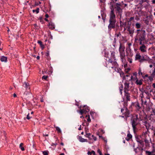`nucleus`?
<instances>
[{
	"mask_svg": "<svg viewBox=\"0 0 155 155\" xmlns=\"http://www.w3.org/2000/svg\"><path fill=\"white\" fill-rule=\"evenodd\" d=\"M149 73L152 76L155 77V67L153 68V69L152 70V71H150Z\"/></svg>",
	"mask_w": 155,
	"mask_h": 155,
	"instance_id": "32",
	"label": "nucleus"
},
{
	"mask_svg": "<svg viewBox=\"0 0 155 155\" xmlns=\"http://www.w3.org/2000/svg\"><path fill=\"white\" fill-rule=\"evenodd\" d=\"M119 91L120 93V94L122 95V91L123 90V85L122 84H121L119 85Z\"/></svg>",
	"mask_w": 155,
	"mask_h": 155,
	"instance_id": "27",
	"label": "nucleus"
},
{
	"mask_svg": "<svg viewBox=\"0 0 155 155\" xmlns=\"http://www.w3.org/2000/svg\"><path fill=\"white\" fill-rule=\"evenodd\" d=\"M134 17H131L129 19V21H131L134 20Z\"/></svg>",
	"mask_w": 155,
	"mask_h": 155,
	"instance_id": "55",
	"label": "nucleus"
},
{
	"mask_svg": "<svg viewBox=\"0 0 155 155\" xmlns=\"http://www.w3.org/2000/svg\"><path fill=\"white\" fill-rule=\"evenodd\" d=\"M143 124L145 126L146 129H148L150 126V124L147 122V121H143Z\"/></svg>",
	"mask_w": 155,
	"mask_h": 155,
	"instance_id": "23",
	"label": "nucleus"
},
{
	"mask_svg": "<svg viewBox=\"0 0 155 155\" xmlns=\"http://www.w3.org/2000/svg\"><path fill=\"white\" fill-rule=\"evenodd\" d=\"M38 43L39 44L41 48L42 49H43L44 48V45L42 44V42L40 41H38Z\"/></svg>",
	"mask_w": 155,
	"mask_h": 155,
	"instance_id": "33",
	"label": "nucleus"
},
{
	"mask_svg": "<svg viewBox=\"0 0 155 155\" xmlns=\"http://www.w3.org/2000/svg\"><path fill=\"white\" fill-rule=\"evenodd\" d=\"M23 143H21L19 145V147L22 151H24L25 150L24 148L23 147Z\"/></svg>",
	"mask_w": 155,
	"mask_h": 155,
	"instance_id": "36",
	"label": "nucleus"
},
{
	"mask_svg": "<svg viewBox=\"0 0 155 155\" xmlns=\"http://www.w3.org/2000/svg\"><path fill=\"white\" fill-rule=\"evenodd\" d=\"M150 119L151 120H155V115L151 114L150 116Z\"/></svg>",
	"mask_w": 155,
	"mask_h": 155,
	"instance_id": "31",
	"label": "nucleus"
},
{
	"mask_svg": "<svg viewBox=\"0 0 155 155\" xmlns=\"http://www.w3.org/2000/svg\"><path fill=\"white\" fill-rule=\"evenodd\" d=\"M148 129H147L146 131L143 133V135H144V137H146L147 135H149V134H148Z\"/></svg>",
	"mask_w": 155,
	"mask_h": 155,
	"instance_id": "40",
	"label": "nucleus"
},
{
	"mask_svg": "<svg viewBox=\"0 0 155 155\" xmlns=\"http://www.w3.org/2000/svg\"><path fill=\"white\" fill-rule=\"evenodd\" d=\"M148 77V75L147 74H146L144 76L143 75V76L142 77L143 79L145 78L146 77Z\"/></svg>",
	"mask_w": 155,
	"mask_h": 155,
	"instance_id": "59",
	"label": "nucleus"
},
{
	"mask_svg": "<svg viewBox=\"0 0 155 155\" xmlns=\"http://www.w3.org/2000/svg\"><path fill=\"white\" fill-rule=\"evenodd\" d=\"M43 153L44 155H48V151H44L43 152Z\"/></svg>",
	"mask_w": 155,
	"mask_h": 155,
	"instance_id": "49",
	"label": "nucleus"
},
{
	"mask_svg": "<svg viewBox=\"0 0 155 155\" xmlns=\"http://www.w3.org/2000/svg\"><path fill=\"white\" fill-rule=\"evenodd\" d=\"M55 128H56V130L57 131L58 133H61V130L60 129V128L58 127H55Z\"/></svg>",
	"mask_w": 155,
	"mask_h": 155,
	"instance_id": "38",
	"label": "nucleus"
},
{
	"mask_svg": "<svg viewBox=\"0 0 155 155\" xmlns=\"http://www.w3.org/2000/svg\"><path fill=\"white\" fill-rule=\"evenodd\" d=\"M124 97L126 98L127 101H130V94L128 91H124Z\"/></svg>",
	"mask_w": 155,
	"mask_h": 155,
	"instance_id": "18",
	"label": "nucleus"
},
{
	"mask_svg": "<svg viewBox=\"0 0 155 155\" xmlns=\"http://www.w3.org/2000/svg\"><path fill=\"white\" fill-rule=\"evenodd\" d=\"M110 18L109 20L116 21V16L114 13V9H111V11L110 13Z\"/></svg>",
	"mask_w": 155,
	"mask_h": 155,
	"instance_id": "12",
	"label": "nucleus"
},
{
	"mask_svg": "<svg viewBox=\"0 0 155 155\" xmlns=\"http://www.w3.org/2000/svg\"><path fill=\"white\" fill-rule=\"evenodd\" d=\"M124 107L123 108H121V111L123 112L124 110H125V112L123 113V116L121 117L123 118H125L126 119L128 117L130 116V111L128 110L127 107V102H124L123 104Z\"/></svg>",
	"mask_w": 155,
	"mask_h": 155,
	"instance_id": "6",
	"label": "nucleus"
},
{
	"mask_svg": "<svg viewBox=\"0 0 155 155\" xmlns=\"http://www.w3.org/2000/svg\"><path fill=\"white\" fill-rule=\"evenodd\" d=\"M92 138L94 140V141H96L97 140V138L96 137L94 136L93 135H92L91 136Z\"/></svg>",
	"mask_w": 155,
	"mask_h": 155,
	"instance_id": "53",
	"label": "nucleus"
},
{
	"mask_svg": "<svg viewBox=\"0 0 155 155\" xmlns=\"http://www.w3.org/2000/svg\"><path fill=\"white\" fill-rule=\"evenodd\" d=\"M48 26L51 29H53L55 28V25L54 23L51 21L50 22Z\"/></svg>",
	"mask_w": 155,
	"mask_h": 155,
	"instance_id": "22",
	"label": "nucleus"
},
{
	"mask_svg": "<svg viewBox=\"0 0 155 155\" xmlns=\"http://www.w3.org/2000/svg\"><path fill=\"white\" fill-rule=\"evenodd\" d=\"M142 56L140 54H137L135 55V60H138L139 61H140L141 59Z\"/></svg>",
	"mask_w": 155,
	"mask_h": 155,
	"instance_id": "25",
	"label": "nucleus"
},
{
	"mask_svg": "<svg viewBox=\"0 0 155 155\" xmlns=\"http://www.w3.org/2000/svg\"><path fill=\"white\" fill-rule=\"evenodd\" d=\"M137 13L138 14L139 17H140L142 16H145L146 15V12L142 10L140 8H137Z\"/></svg>",
	"mask_w": 155,
	"mask_h": 155,
	"instance_id": "9",
	"label": "nucleus"
},
{
	"mask_svg": "<svg viewBox=\"0 0 155 155\" xmlns=\"http://www.w3.org/2000/svg\"><path fill=\"white\" fill-rule=\"evenodd\" d=\"M152 86L154 88H155V83H153V84Z\"/></svg>",
	"mask_w": 155,
	"mask_h": 155,
	"instance_id": "64",
	"label": "nucleus"
},
{
	"mask_svg": "<svg viewBox=\"0 0 155 155\" xmlns=\"http://www.w3.org/2000/svg\"><path fill=\"white\" fill-rule=\"evenodd\" d=\"M119 74H120V77H123L124 76V73L122 71H121L120 72V73H119Z\"/></svg>",
	"mask_w": 155,
	"mask_h": 155,
	"instance_id": "51",
	"label": "nucleus"
},
{
	"mask_svg": "<svg viewBox=\"0 0 155 155\" xmlns=\"http://www.w3.org/2000/svg\"><path fill=\"white\" fill-rule=\"evenodd\" d=\"M133 81H135V83L137 85H141L143 84V80L142 79L139 80L137 78H133Z\"/></svg>",
	"mask_w": 155,
	"mask_h": 155,
	"instance_id": "15",
	"label": "nucleus"
},
{
	"mask_svg": "<svg viewBox=\"0 0 155 155\" xmlns=\"http://www.w3.org/2000/svg\"><path fill=\"white\" fill-rule=\"evenodd\" d=\"M143 117L140 114H134L131 118V123L134 131L135 132L137 130L136 126L140 124V122L142 120Z\"/></svg>",
	"mask_w": 155,
	"mask_h": 155,
	"instance_id": "1",
	"label": "nucleus"
},
{
	"mask_svg": "<svg viewBox=\"0 0 155 155\" xmlns=\"http://www.w3.org/2000/svg\"><path fill=\"white\" fill-rule=\"evenodd\" d=\"M142 104H144L145 105H147V101H144L143 100V103H142Z\"/></svg>",
	"mask_w": 155,
	"mask_h": 155,
	"instance_id": "60",
	"label": "nucleus"
},
{
	"mask_svg": "<svg viewBox=\"0 0 155 155\" xmlns=\"http://www.w3.org/2000/svg\"><path fill=\"white\" fill-rule=\"evenodd\" d=\"M39 8H38L35 10H32V12L33 13L35 12H36L37 14H38L39 12Z\"/></svg>",
	"mask_w": 155,
	"mask_h": 155,
	"instance_id": "44",
	"label": "nucleus"
},
{
	"mask_svg": "<svg viewBox=\"0 0 155 155\" xmlns=\"http://www.w3.org/2000/svg\"><path fill=\"white\" fill-rule=\"evenodd\" d=\"M124 25V23L122 22L121 21H120V27H122Z\"/></svg>",
	"mask_w": 155,
	"mask_h": 155,
	"instance_id": "57",
	"label": "nucleus"
},
{
	"mask_svg": "<svg viewBox=\"0 0 155 155\" xmlns=\"http://www.w3.org/2000/svg\"><path fill=\"white\" fill-rule=\"evenodd\" d=\"M132 59L130 58H128L127 61L129 62L130 63H132Z\"/></svg>",
	"mask_w": 155,
	"mask_h": 155,
	"instance_id": "48",
	"label": "nucleus"
},
{
	"mask_svg": "<svg viewBox=\"0 0 155 155\" xmlns=\"http://www.w3.org/2000/svg\"><path fill=\"white\" fill-rule=\"evenodd\" d=\"M91 134L90 133H87L85 136L89 138L90 140H92V138L91 137Z\"/></svg>",
	"mask_w": 155,
	"mask_h": 155,
	"instance_id": "34",
	"label": "nucleus"
},
{
	"mask_svg": "<svg viewBox=\"0 0 155 155\" xmlns=\"http://www.w3.org/2000/svg\"><path fill=\"white\" fill-rule=\"evenodd\" d=\"M138 74L139 75H141L142 76V77L143 75V73L141 71V70L140 68L138 70Z\"/></svg>",
	"mask_w": 155,
	"mask_h": 155,
	"instance_id": "45",
	"label": "nucleus"
},
{
	"mask_svg": "<svg viewBox=\"0 0 155 155\" xmlns=\"http://www.w3.org/2000/svg\"><path fill=\"white\" fill-rule=\"evenodd\" d=\"M148 0H140L139 2V4L141 5H142V4L146 2L148 3L149 2Z\"/></svg>",
	"mask_w": 155,
	"mask_h": 155,
	"instance_id": "30",
	"label": "nucleus"
},
{
	"mask_svg": "<svg viewBox=\"0 0 155 155\" xmlns=\"http://www.w3.org/2000/svg\"><path fill=\"white\" fill-rule=\"evenodd\" d=\"M114 69L115 71L118 73H120V72L122 71L121 69L120 68H119L118 67H116V68H113Z\"/></svg>",
	"mask_w": 155,
	"mask_h": 155,
	"instance_id": "29",
	"label": "nucleus"
},
{
	"mask_svg": "<svg viewBox=\"0 0 155 155\" xmlns=\"http://www.w3.org/2000/svg\"><path fill=\"white\" fill-rule=\"evenodd\" d=\"M141 93L140 94V97H141V101L143 103V98L144 97V93H145L147 96L146 98L149 99L151 96L150 93L153 91L152 90L150 89V87L148 86H147L146 87H142L139 89Z\"/></svg>",
	"mask_w": 155,
	"mask_h": 155,
	"instance_id": "3",
	"label": "nucleus"
},
{
	"mask_svg": "<svg viewBox=\"0 0 155 155\" xmlns=\"http://www.w3.org/2000/svg\"><path fill=\"white\" fill-rule=\"evenodd\" d=\"M141 46H140L139 48V50L140 51L143 52H145L147 51V47L144 44L141 45Z\"/></svg>",
	"mask_w": 155,
	"mask_h": 155,
	"instance_id": "19",
	"label": "nucleus"
},
{
	"mask_svg": "<svg viewBox=\"0 0 155 155\" xmlns=\"http://www.w3.org/2000/svg\"><path fill=\"white\" fill-rule=\"evenodd\" d=\"M146 153L147 154V155H155L154 154H152L150 152L148 151H146Z\"/></svg>",
	"mask_w": 155,
	"mask_h": 155,
	"instance_id": "46",
	"label": "nucleus"
},
{
	"mask_svg": "<svg viewBox=\"0 0 155 155\" xmlns=\"http://www.w3.org/2000/svg\"><path fill=\"white\" fill-rule=\"evenodd\" d=\"M132 137V135L130 134L129 132H128V133L127 137L125 139L127 141H128L130 140L131 139Z\"/></svg>",
	"mask_w": 155,
	"mask_h": 155,
	"instance_id": "26",
	"label": "nucleus"
},
{
	"mask_svg": "<svg viewBox=\"0 0 155 155\" xmlns=\"http://www.w3.org/2000/svg\"><path fill=\"white\" fill-rule=\"evenodd\" d=\"M121 5L118 3H116V7L115 8L116 10L118 13L119 15H121V13L122 12V9L120 8Z\"/></svg>",
	"mask_w": 155,
	"mask_h": 155,
	"instance_id": "14",
	"label": "nucleus"
},
{
	"mask_svg": "<svg viewBox=\"0 0 155 155\" xmlns=\"http://www.w3.org/2000/svg\"><path fill=\"white\" fill-rule=\"evenodd\" d=\"M7 58L4 56H2L1 57L0 60L2 62H6L7 61Z\"/></svg>",
	"mask_w": 155,
	"mask_h": 155,
	"instance_id": "28",
	"label": "nucleus"
},
{
	"mask_svg": "<svg viewBox=\"0 0 155 155\" xmlns=\"http://www.w3.org/2000/svg\"><path fill=\"white\" fill-rule=\"evenodd\" d=\"M136 139L137 141L140 144L142 147H144V142L143 140H141L140 139H139L138 137H136Z\"/></svg>",
	"mask_w": 155,
	"mask_h": 155,
	"instance_id": "20",
	"label": "nucleus"
},
{
	"mask_svg": "<svg viewBox=\"0 0 155 155\" xmlns=\"http://www.w3.org/2000/svg\"><path fill=\"white\" fill-rule=\"evenodd\" d=\"M93 154L94 155H95V153L94 151L92 150L90 152L89 151L87 152V154L88 155H91V154Z\"/></svg>",
	"mask_w": 155,
	"mask_h": 155,
	"instance_id": "43",
	"label": "nucleus"
},
{
	"mask_svg": "<svg viewBox=\"0 0 155 155\" xmlns=\"http://www.w3.org/2000/svg\"><path fill=\"white\" fill-rule=\"evenodd\" d=\"M48 78V76L44 75L42 76V79L43 80H46Z\"/></svg>",
	"mask_w": 155,
	"mask_h": 155,
	"instance_id": "47",
	"label": "nucleus"
},
{
	"mask_svg": "<svg viewBox=\"0 0 155 155\" xmlns=\"http://www.w3.org/2000/svg\"><path fill=\"white\" fill-rule=\"evenodd\" d=\"M138 37V40L140 41V45H142V42L145 39L146 36L145 31L143 29H137L136 31Z\"/></svg>",
	"mask_w": 155,
	"mask_h": 155,
	"instance_id": "5",
	"label": "nucleus"
},
{
	"mask_svg": "<svg viewBox=\"0 0 155 155\" xmlns=\"http://www.w3.org/2000/svg\"><path fill=\"white\" fill-rule=\"evenodd\" d=\"M131 45L132 44L131 43H129L128 44V48L130 51L131 50V49L130 48V46H131Z\"/></svg>",
	"mask_w": 155,
	"mask_h": 155,
	"instance_id": "52",
	"label": "nucleus"
},
{
	"mask_svg": "<svg viewBox=\"0 0 155 155\" xmlns=\"http://www.w3.org/2000/svg\"><path fill=\"white\" fill-rule=\"evenodd\" d=\"M151 60V59L147 55H145L141 57V59L139 61V62L140 63H142L145 61L149 62Z\"/></svg>",
	"mask_w": 155,
	"mask_h": 155,
	"instance_id": "11",
	"label": "nucleus"
},
{
	"mask_svg": "<svg viewBox=\"0 0 155 155\" xmlns=\"http://www.w3.org/2000/svg\"><path fill=\"white\" fill-rule=\"evenodd\" d=\"M78 140L81 142H87V139L83 138L81 136H79L78 137Z\"/></svg>",
	"mask_w": 155,
	"mask_h": 155,
	"instance_id": "24",
	"label": "nucleus"
},
{
	"mask_svg": "<svg viewBox=\"0 0 155 155\" xmlns=\"http://www.w3.org/2000/svg\"><path fill=\"white\" fill-rule=\"evenodd\" d=\"M133 75L135 76V77L134 78H136L137 75V73L136 72H135L133 73Z\"/></svg>",
	"mask_w": 155,
	"mask_h": 155,
	"instance_id": "58",
	"label": "nucleus"
},
{
	"mask_svg": "<svg viewBox=\"0 0 155 155\" xmlns=\"http://www.w3.org/2000/svg\"><path fill=\"white\" fill-rule=\"evenodd\" d=\"M141 25L139 23H137L135 24V27L137 28H139L141 27Z\"/></svg>",
	"mask_w": 155,
	"mask_h": 155,
	"instance_id": "35",
	"label": "nucleus"
},
{
	"mask_svg": "<svg viewBox=\"0 0 155 155\" xmlns=\"http://www.w3.org/2000/svg\"><path fill=\"white\" fill-rule=\"evenodd\" d=\"M86 118L87 119V121L88 122H90L91 121V119L90 118L89 115H87L86 116Z\"/></svg>",
	"mask_w": 155,
	"mask_h": 155,
	"instance_id": "37",
	"label": "nucleus"
},
{
	"mask_svg": "<svg viewBox=\"0 0 155 155\" xmlns=\"http://www.w3.org/2000/svg\"><path fill=\"white\" fill-rule=\"evenodd\" d=\"M155 77L153 76H152L150 74V75L148 77V78L150 81H152L153 80V78Z\"/></svg>",
	"mask_w": 155,
	"mask_h": 155,
	"instance_id": "39",
	"label": "nucleus"
},
{
	"mask_svg": "<svg viewBox=\"0 0 155 155\" xmlns=\"http://www.w3.org/2000/svg\"><path fill=\"white\" fill-rule=\"evenodd\" d=\"M127 31H128L129 34L131 36L133 35L134 32V28L133 27H131L130 26H128L127 27Z\"/></svg>",
	"mask_w": 155,
	"mask_h": 155,
	"instance_id": "16",
	"label": "nucleus"
},
{
	"mask_svg": "<svg viewBox=\"0 0 155 155\" xmlns=\"http://www.w3.org/2000/svg\"><path fill=\"white\" fill-rule=\"evenodd\" d=\"M153 136L155 137V128L153 129Z\"/></svg>",
	"mask_w": 155,
	"mask_h": 155,
	"instance_id": "56",
	"label": "nucleus"
},
{
	"mask_svg": "<svg viewBox=\"0 0 155 155\" xmlns=\"http://www.w3.org/2000/svg\"><path fill=\"white\" fill-rule=\"evenodd\" d=\"M135 107L137 110H139L141 108L138 103H137L135 105Z\"/></svg>",
	"mask_w": 155,
	"mask_h": 155,
	"instance_id": "42",
	"label": "nucleus"
},
{
	"mask_svg": "<svg viewBox=\"0 0 155 155\" xmlns=\"http://www.w3.org/2000/svg\"><path fill=\"white\" fill-rule=\"evenodd\" d=\"M31 118V117H30V116H29V113H28V114L27 115V117H26V118L28 119V120H29L30 119V118Z\"/></svg>",
	"mask_w": 155,
	"mask_h": 155,
	"instance_id": "54",
	"label": "nucleus"
},
{
	"mask_svg": "<svg viewBox=\"0 0 155 155\" xmlns=\"http://www.w3.org/2000/svg\"><path fill=\"white\" fill-rule=\"evenodd\" d=\"M133 77L132 76H130V75H127L123 77V80H125L124 82L129 83V82L133 81Z\"/></svg>",
	"mask_w": 155,
	"mask_h": 155,
	"instance_id": "8",
	"label": "nucleus"
},
{
	"mask_svg": "<svg viewBox=\"0 0 155 155\" xmlns=\"http://www.w3.org/2000/svg\"><path fill=\"white\" fill-rule=\"evenodd\" d=\"M116 22V21L109 20V24L108 25V29L109 31H111L112 29L115 28Z\"/></svg>",
	"mask_w": 155,
	"mask_h": 155,
	"instance_id": "7",
	"label": "nucleus"
},
{
	"mask_svg": "<svg viewBox=\"0 0 155 155\" xmlns=\"http://www.w3.org/2000/svg\"><path fill=\"white\" fill-rule=\"evenodd\" d=\"M89 111L90 109L89 107L86 105H85L84 106L82 109H81L79 112L82 115L84 113L86 114V113L89 112Z\"/></svg>",
	"mask_w": 155,
	"mask_h": 155,
	"instance_id": "10",
	"label": "nucleus"
},
{
	"mask_svg": "<svg viewBox=\"0 0 155 155\" xmlns=\"http://www.w3.org/2000/svg\"><path fill=\"white\" fill-rule=\"evenodd\" d=\"M125 47L122 44L120 43V45L119 48V51L120 53V57L122 63L124 64V66L125 67L127 65L126 64V55L125 52Z\"/></svg>",
	"mask_w": 155,
	"mask_h": 155,
	"instance_id": "4",
	"label": "nucleus"
},
{
	"mask_svg": "<svg viewBox=\"0 0 155 155\" xmlns=\"http://www.w3.org/2000/svg\"><path fill=\"white\" fill-rule=\"evenodd\" d=\"M130 83L124 82V91H129L130 89Z\"/></svg>",
	"mask_w": 155,
	"mask_h": 155,
	"instance_id": "17",
	"label": "nucleus"
},
{
	"mask_svg": "<svg viewBox=\"0 0 155 155\" xmlns=\"http://www.w3.org/2000/svg\"><path fill=\"white\" fill-rule=\"evenodd\" d=\"M152 114L154 115H155V109L153 110L152 112Z\"/></svg>",
	"mask_w": 155,
	"mask_h": 155,
	"instance_id": "61",
	"label": "nucleus"
},
{
	"mask_svg": "<svg viewBox=\"0 0 155 155\" xmlns=\"http://www.w3.org/2000/svg\"><path fill=\"white\" fill-rule=\"evenodd\" d=\"M104 66L108 68H115L118 66V65L116 61V57L114 54L111 53V57L108 61L106 60L105 62L104 63Z\"/></svg>",
	"mask_w": 155,
	"mask_h": 155,
	"instance_id": "2",
	"label": "nucleus"
},
{
	"mask_svg": "<svg viewBox=\"0 0 155 155\" xmlns=\"http://www.w3.org/2000/svg\"><path fill=\"white\" fill-rule=\"evenodd\" d=\"M143 149V148H140V147H137L136 148H134V150L135 152L136 153H137L139 152H140V153H141Z\"/></svg>",
	"mask_w": 155,
	"mask_h": 155,
	"instance_id": "21",
	"label": "nucleus"
},
{
	"mask_svg": "<svg viewBox=\"0 0 155 155\" xmlns=\"http://www.w3.org/2000/svg\"><path fill=\"white\" fill-rule=\"evenodd\" d=\"M121 35V34L120 32H119L117 33H116L115 34V36L116 37H118L120 36Z\"/></svg>",
	"mask_w": 155,
	"mask_h": 155,
	"instance_id": "50",
	"label": "nucleus"
},
{
	"mask_svg": "<svg viewBox=\"0 0 155 155\" xmlns=\"http://www.w3.org/2000/svg\"><path fill=\"white\" fill-rule=\"evenodd\" d=\"M24 87L26 88H29V84L28 83H27L26 82H25L24 84Z\"/></svg>",
	"mask_w": 155,
	"mask_h": 155,
	"instance_id": "41",
	"label": "nucleus"
},
{
	"mask_svg": "<svg viewBox=\"0 0 155 155\" xmlns=\"http://www.w3.org/2000/svg\"><path fill=\"white\" fill-rule=\"evenodd\" d=\"M39 19L40 20V21L41 22L43 21L42 18L41 17H40L39 18Z\"/></svg>",
	"mask_w": 155,
	"mask_h": 155,
	"instance_id": "63",
	"label": "nucleus"
},
{
	"mask_svg": "<svg viewBox=\"0 0 155 155\" xmlns=\"http://www.w3.org/2000/svg\"><path fill=\"white\" fill-rule=\"evenodd\" d=\"M144 141L145 142L146 146V147L150 146V142L151 141V139L149 135H147L145 137H144Z\"/></svg>",
	"mask_w": 155,
	"mask_h": 155,
	"instance_id": "13",
	"label": "nucleus"
},
{
	"mask_svg": "<svg viewBox=\"0 0 155 155\" xmlns=\"http://www.w3.org/2000/svg\"><path fill=\"white\" fill-rule=\"evenodd\" d=\"M46 55L47 56H48L49 55V53L48 51H47L46 53Z\"/></svg>",
	"mask_w": 155,
	"mask_h": 155,
	"instance_id": "62",
	"label": "nucleus"
}]
</instances>
